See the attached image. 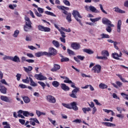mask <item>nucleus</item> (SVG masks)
<instances>
[{"label": "nucleus", "mask_w": 128, "mask_h": 128, "mask_svg": "<svg viewBox=\"0 0 128 128\" xmlns=\"http://www.w3.org/2000/svg\"><path fill=\"white\" fill-rule=\"evenodd\" d=\"M0 84H6V86H8V82H6V80L4 79H2L0 80Z\"/></svg>", "instance_id": "nucleus-56"}, {"label": "nucleus", "mask_w": 128, "mask_h": 128, "mask_svg": "<svg viewBox=\"0 0 128 128\" xmlns=\"http://www.w3.org/2000/svg\"><path fill=\"white\" fill-rule=\"evenodd\" d=\"M99 88L102 90H104V88H108V85L104 83H101L99 84Z\"/></svg>", "instance_id": "nucleus-31"}, {"label": "nucleus", "mask_w": 128, "mask_h": 128, "mask_svg": "<svg viewBox=\"0 0 128 128\" xmlns=\"http://www.w3.org/2000/svg\"><path fill=\"white\" fill-rule=\"evenodd\" d=\"M36 124H40V122H38V118H30V124H32V126H36Z\"/></svg>", "instance_id": "nucleus-14"}, {"label": "nucleus", "mask_w": 128, "mask_h": 128, "mask_svg": "<svg viewBox=\"0 0 128 128\" xmlns=\"http://www.w3.org/2000/svg\"><path fill=\"white\" fill-rule=\"evenodd\" d=\"M122 52H120V54L116 53V52H114L112 54V57L113 58L114 60H123L122 59L120 58H122Z\"/></svg>", "instance_id": "nucleus-3"}, {"label": "nucleus", "mask_w": 128, "mask_h": 128, "mask_svg": "<svg viewBox=\"0 0 128 128\" xmlns=\"http://www.w3.org/2000/svg\"><path fill=\"white\" fill-rule=\"evenodd\" d=\"M63 2L66 4V6H70V3L68 0H64Z\"/></svg>", "instance_id": "nucleus-54"}, {"label": "nucleus", "mask_w": 128, "mask_h": 128, "mask_svg": "<svg viewBox=\"0 0 128 128\" xmlns=\"http://www.w3.org/2000/svg\"><path fill=\"white\" fill-rule=\"evenodd\" d=\"M38 30H40V32H50V28L48 27H44L42 25H39L38 26Z\"/></svg>", "instance_id": "nucleus-4"}, {"label": "nucleus", "mask_w": 128, "mask_h": 128, "mask_svg": "<svg viewBox=\"0 0 128 128\" xmlns=\"http://www.w3.org/2000/svg\"><path fill=\"white\" fill-rule=\"evenodd\" d=\"M70 96L71 98H78V96H76V94L75 93H74V92H72L71 94H70Z\"/></svg>", "instance_id": "nucleus-57"}, {"label": "nucleus", "mask_w": 128, "mask_h": 128, "mask_svg": "<svg viewBox=\"0 0 128 128\" xmlns=\"http://www.w3.org/2000/svg\"><path fill=\"white\" fill-rule=\"evenodd\" d=\"M102 66L98 64L94 66L92 68V70L94 74H100Z\"/></svg>", "instance_id": "nucleus-5"}, {"label": "nucleus", "mask_w": 128, "mask_h": 128, "mask_svg": "<svg viewBox=\"0 0 128 128\" xmlns=\"http://www.w3.org/2000/svg\"><path fill=\"white\" fill-rule=\"evenodd\" d=\"M59 10H62V12L64 14H66L68 15V12L66 10H70V8L68 7H66L64 6H57Z\"/></svg>", "instance_id": "nucleus-7"}, {"label": "nucleus", "mask_w": 128, "mask_h": 128, "mask_svg": "<svg viewBox=\"0 0 128 128\" xmlns=\"http://www.w3.org/2000/svg\"><path fill=\"white\" fill-rule=\"evenodd\" d=\"M116 84L112 83V86H113L114 88H122V84L120 82L116 81Z\"/></svg>", "instance_id": "nucleus-11"}, {"label": "nucleus", "mask_w": 128, "mask_h": 128, "mask_svg": "<svg viewBox=\"0 0 128 128\" xmlns=\"http://www.w3.org/2000/svg\"><path fill=\"white\" fill-rule=\"evenodd\" d=\"M96 58H97L98 60H108V57L106 56H97L96 57Z\"/></svg>", "instance_id": "nucleus-53"}, {"label": "nucleus", "mask_w": 128, "mask_h": 128, "mask_svg": "<svg viewBox=\"0 0 128 128\" xmlns=\"http://www.w3.org/2000/svg\"><path fill=\"white\" fill-rule=\"evenodd\" d=\"M78 92H80V88H75V89H74V90H72V92H73V93L76 94V93Z\"/></svg>", "instance_id": "nucleus-55"}, {"label": "nucleus", "mask_w": 128, "mask_h": 128, "mask_svg": "<svg viewBox=\"0 0 128 128\" xmlns=\"http://www.w3.org/2000/svg\"><path fill=\"white\" fill-rule=\"evenodd\" d=\"M64 82L66 84H70V82H72V81L70 80V78H68L66 77L65 78V80H64Z\"/></svg>", "instance_id": "nucleus-51"}, {"label": "nucleus", "mask_w": 128, "mask_h": 128, "mask_svg": "<svg viewBox=\"0 0 128 128\" xmlns=\"http://www.w3.org/2000/svg\"><path fill=\"white\" fill-rule=\"evenodd\" d=\"M28 48H29V50H36V48L34 46H28Z\"/></svg>", "instance_id": "nucleus-59"}, {"label": "nucleus", "mask_w": 128, "mask_h": 128, "mask_svg": "<svg viewBox=\"0 0 128 128\" xmlns=\"http://www.w3.org/2000/svg\"><path fill=\"white\" fill-rule=\"evenodd\" d=\"M122 30V20H118L117 23V32H120Z\"/></svg>", "instance_id": "nucleus-17"}, {"label": "nucleus", "mask_w": 128, "mask_h": 128, "mask_svg": "<svg viewBox=\"0 0 128 128\" xmlns=\"http://www.w3.org/2000/svg\"><path fill=\"white\" fill-rule=\"evenodd\" d=\"M101 54L102 56H109L110 54L108 50H104L101 52Z\"/></svg>", "instance_id": "nucleus-27"}, {"label": "nucleus", "mask_w": 128, "mask_h": 128, "mask_svg": "<svg viewBox=\"0 0 128 128\" xmlns=\"http://www.w3.org/2000/svg\"><path fill=\"white\" fill-rule=\"evenodd\" d=\"M2 125L4 126V128H10V126L6 122H3Z\"/></svg>", "instance_id": "nucleus-44"}, {"label": "nucleus", "mask_w": 128, "mask_h": 128, "mask_svg": "<svg viewBox=\"0 0 128 128\" xmlns=\"http://www.w3.org/2000/svg\"><path fill=\"white\" fill-rule=\"evenodd\" d=\"M89 8H90V10L92 12H96V13L100 12L98 10H96V8H94V6H89Z\"/></svg>", "instance_id": "nucleus-23"}, {"label": "nucleus", "mask_w": 128, "mask_h": 128, "mask_svg": "<svg viewBox=\"0 0 128 128\" xmlns=\"http://www.w3.org/2000/svg\"><path fill=\"white\" fill-rule=\"evenodd\" d=\"M6 90H8V89L4 86H2V84L0 82V92H2V94H6Z\"/></svg>", "instance_id": "nucleus-13"}, {"label": "nucleus", "mask_w": 128, "mask_h": 128, "mask_svg": "<svg viewBox=\"0 0 128 128\" xmlns=\"http://www.w3.org/2000/svg\"><path fill=\"white\" fill-rule=\"evenodd\" d=\"M82 110L84 114H86V112H90L92 109L90 108H82Z\"/></svg>", "instance_id": "nucleus-36"}, {"label": "nucleus", "mask_w": 128, "mask_h": 128, "mask_svg": "<svg viewBox=\"0 0 128 128\" xmlns=\"http://www.w3.org/2000/svg\"><path fill=\"white\" fill-rule=\"evenodd\" d=\"M32 27H29L28 26L26 25H24V32H28L30 28H32Z\"/></svg>", "instance_id": "nucleus-48"}, {"label": "nucleus", "mask_w": 128, "mask_h": 128, "mask_svg": "<svg viewBox=\"0 0 128 128\" xmlns=\"http://www.w3.org/2000/svg\"><path fill=\"white\" fill-rule=\"evenodd\" d=\"M49 56H56V50L54 48H50L48 50Z\"/></svg>", "instance_id": "nucleus-12"}, {"label": "nucleus", "mask_w": 128, "mask_h": 128, "mask_svg": "<svg viewBox=\"0 0 128 128\" xmlns=\"http://www.w3.org/2000/svg\"><path fill=\"white\" fill-rule=\"evenodd\" d=\"M24 20L26 22L25 26H28L29 28H32V21H30V18L28 16H25Z\"/></svg>", "instance_id": "nucleus-10"}, {"label": "nucleus", "mask_w": 128, "mask_h": 128, "mask_svg": "<svg viewBox=\"0 0 128 128\" xmlns=\"http://www.w3.org/2000/svg\"><path fill=\"white\" fill-rule=\"evenodd\" d=\"M36 114L38 116V118H40V116H46V112H40L38 110H36Z\"/></svg>", "instance_id": "nucleus-30"}, {"label": "nucleus", "mask_w": 128, "mask_h": 128, "mask_svg": "<svg viewBox=\"0 0 128 128\" xmlns=\"http://www.w3.org/2000/svg\"><path fill=\"white\" fill-rule=\"evenodd\" d=\"M110 27H111L110 26L106 28V32H109V33L112 32V28Z\"/></svg>", "instance_id": "nucleus-58"}, {"label": "nucleus", "mask_w": 128, "mask_h": 128, "mask_svg": "<svg viewBox=\"0 0 128 128\" xmlns=\"http://www.w3.org/2000/svg\"><path fill=\"white\" fill-rule=\"evenodd\" d=\"M38 14H44V9L38 7Z\"/></svg>", "instance_id": "nucleus-46"}, {"label": "nucleus", "mask_w": 128, "mask_h": 128, "mask_svg": "<svg viewBox=\"0 0 128 128\" xmlns=\"http://www.w3.org/2000/svg\"><path fill=\"white\" fill-rule=\"evenodd\" d=\"M59 32H60V34H61V36H62V38H66V34L64 33V32L63 31H62V30H60V31Z\"/></svg>", "instance_id": "nucleus-61"}, {"label": "nucleus", "mask_w": 128, "mask_h": 128, "mask_svg": "<svg viewBox=\"0 0 128 128\" xmlns=\"http://www.w3.org/2000/svg\"><path fill=\"white\" fill-rule=\"evenodd\" d=\"M30 86H34V88L36 86H38V84L36 83L34 80H32V78L31 77H30Z\"/></svg>", "instance_id": "nucleus-25"}, {"label": "nucleus", "mask_w": 128, "mask_h": 128, "mask_svg": "<svg viewBox=\"0 0 128 128\" xmlns=\"http://www.w3.org/2000/svg\"><path fill=\"white\" fill-rule=\"evenodd\" d=\"M70 106H71V108L72 110H78V108L76 106V102H71Z\"/></svg>", "instance_id": "nucleus-22"}, {"label": "nucleus", "mask_w": 128, "mask_h": 128, "mask_svg": "<svg viewBox=\"0 0 128 128\" xmlns=\"http://www.w3.org/2000/svg\"><path fill=\"white\" fill-rule=\"evenodd\" d=\"M60 58H62L60 59L61 62H70V58H68L66 57H64L60 54Z\"/></svg>", "instance_id": "nucleus-20"}, {"label": "nucleus", "mask_w": 128, "mask_h": 128, "mask_svg": "<svg viewBox=\"0 0 128 128\" xmlns=\"http://www.w3.org/2000/svg\"><path fill=\"white\" fill-rule=\"evenodd\" d=\"M20 34V30H16L14 32V34H12V36L14 38H17Z\"/></svg>", "instance_id": "nucleus-40"}, {"label": "nucleus", "mask_w": 128, "mask_h": 128, "mask_svg": "<svg viewBox=\"0 0 128 128\" xmlns=\"http://www.w3.org/2000/svg\"><path fill=\"white\" fill-rule=\"evenodd\" d=\"M21 76H22V74H18L16 76L17 80H20Z\"/></svg>", "instance_id": "nucleus-63"}, {"label": "nucleus", "mask_w": 128, "mask_h": 128, "mask_svg": "<svg viewBox=\"0 0 128 128\" xmlns=\"http://www.w3.org/2000/svg\"><path fill=\"white\" fill-rule=\"evenodd\" d=\"M61 88H62V90H64L65 92H68L70 90V87L66 86V85L64 84H61Z\"/></svg>", "instance_id": "nucleus-21"}, {"label": "nucleus", "mask_w": 128, "mask_h": 128, "mask_svg": "<svg viewBox=\"0 0 128 128\" xmlns=\"http://www.w3.org/2000/svg\"><path fill=\"white\" fill-rule=\"evenodd\" d=\"M38 84L42 86L43 88H44V86H46V84L42 82H38Z\"/></svg>", "instance_id": "nucleus-62"}, {"label": "nucleus", "mask_w": 128, "mask_h": 128, "mask_svg": "<svg viewBox=\"0 0 128 128\" xmlns=\"http://www.w3.org/2000/svg\"><path fill=\"white\" fill-rule=\"evenodd\" d=\"M52 85L54 88H58L60 86V82H58L57 81H54L52 82Z\"/></svg>", "instance_id": "nucleus-37"}, {"label": "nucleus", "mask_w": 128, "mask_h": 128, "mask_svg": "<svg viewBox=\"0 0 128 128\" xmlns=\"http://www.w3.org/2000/svg\"><path fill=\"white\" fill-rule=\"evenodd\" d=\"M26 56H28V58H34V54H32L27 53Z\"/></svg>", "instance_id": "nucleus-60"}, {"label": "nucleus", "mask_w": 128, "mask_h": 128, "mask_svg": "<svg viewBox=\"0 0 128 128\" xmlns=\"http://www.w3.org/2000/svg\"><path fill=\"white\" fill-rule=\"evenodd\" d=\"M18 114H22L24 116H28V111H23L22 110H20Z\"/></svg>", "instance_id": "nucleus-28"}, {"label": "nucleus", "mask_w": 128, "mask_h": 128, "mask_svg": "<svg viewBox=\"0 0 128 128\" xmlns=\"http://www.w3.org/2000/svg\"><path fill=\"white\" fill-rule=\"evenodd\" d=\"M52 44L54 46H56V48H60V42H58V41L53 40L52 42Z\"/></svg>", "instance_id": "nucleus-32"}, {"label": "nucleus", "mask_w": 128, "mask_h": 128, "mask_svg": "<svg viewBox=\"0 0 128 128\" xmlns=\"http://www.w3.org/2000/svg\"><path fill=\"white\" fill-rule=\"evenodd\" d=\"M35 78H36V80H46V77L40 74H36Z\"/></svg>", "instance_id": "nucleus-15"}, {"label": "nucleus", "mask_w": 128, "mask_h": 128, "mask_svg": "<svg viewBox=\"0 0 128 128\" xmlns=\"http://www.w3.org/2000/svg\"><path fill=\"white\" fill-rule=\"evenodd\" d=\"M1 56H4V57L2 58L3 60H11L12 56L4 55H4H1Z\"/></svg>", "instance_id": "nucleus-34"}, {"label": "nucleus", "mask_w": 128, "mask_h": 128, "mask_svg": "<svg viewBox=\"0 0 128 128\" xmlns=\"http://www.w3.org/2000/svg\"><path fill=\"white\" fill-rule=\"evenodd\" d=\"M102 22L104 24H106L107 26H110L114 27V25L112 24V22L106 18H103L102 19Z\"/></svg>", "instance_id": "nucleus-6"}, {"label": "nucleus", "mask_w": 128, "mask_h": 128, "mask_svg": "<svg viewBox=\"0 0 128 128\" xmlns=\"http://www.w3.org/2000/svg\"><path fill=\"white\" fill-rule=\"evenodd\" d=\"M67 52L68 54H70V56H74V54H76L74 52L70 49L67 50Z\"/></svg>", "instance_id": "nucleus-45"}, {"label": "nucleus", "mask_w": 128, "mask_h": 128, "mask_svg": "<svg viewBox=\"0 0 128 128\" xmlns=\"http://www.w3.org/2000/svg\"><path fill=\"white\" fill-rule=\"evenodd\" d=\"M60 69V66L58 64H54V67L52 68L50 70L51 72H56Z\"/></svg>", "instance_id": "nucleus-16"}, {"label": "nucleus", "mask_w": 128, "mask_h": 128, "mask_svg": "<svg viewBox=\"0 0 128 128\" xmlns=\"http://www.w3.org/2000/svg\"><path fill=\"white\" fill-rule=\"evenodd\" d=\"M100 38H98V40H103L104 38H110V35L107 34H104V33L101 34H100Z\"/></svg>", "instance_id": "nucleus-19"}, {"label": "nucleus", "mask_w": 128, "mask_h": 128, "mask_svg": "<svg viewBox=\"0 0 128 128\" xmlns=\"http://www.w3.org/2000/svg\"><path fill=\"white\" fill-rule=\"evenodd\" d=\"M46 100L48 102H50V104H56V100L54 96L52 95H48L46 96Z\"/></svg>", "instance_id": "nucleus-2"}, {"label": "nucleus", "mask_w": 128, "mask_h": 128, "mask_svg": "<svg viewBox=\"0 0 128 128\" xmlns=\"http://www.w3.org/2000/svg\"><path fill=\"white\" fill-rule=\"evenodd\" d=\"M34 14L36 16H38V18H42V14L38 13V12L36 9L34 8Z\"/></svg>", "instance_id": "nucleus-38"}, {"label": "nucleus", "mask_w": 128, "mask_h": 128, "mask_svg": "<svg viewBox=\"0 0 128 128\" xmlns=\"http://www.w3.org/2000/svg\"><path fill=\"white\" fill-rule=\"evenodd\" d=\"M71 46L73 50H78L80 48V44L78 43L73 42L71 44Z\"/></svg>", "instance_id": "nucleus-9"}, {"label": "nucleus", "mask_w": 128, "mask_h": 128, "mask_svg": "<svg viewBox=\"0 0 128 128\" xmlns=\"http://www.w3.org/2000/svg\"><path fill=\"white\" fill-rule=\"evenodd\" d=\"M1 100L6 102H12V99L8 98V97L4 96H1L0 97Z\"/></svg>", "instance_id": "nucleus-8"}, {"label": "nucleus", "mask_w": 128, "mask_h": 128, "mask_svg": "<svg viewBox=\"0 0 128 128\" xmlns=\"http://www.w3.org/2000/svg\"><path fill=\"white\" fill-rule=\"evenodd\" d=\"M36 56V58H40V56H42V52H39L35 54Z\"/></svg>", "instance_id": "nucleus-50"}, {"label": "nucleus", "mask_w": 128, "mask_h": 128, "mask_svg": "<svg viewBox=\"0 0 128 128\" xmlns=\"http://www.w3.org/2000/svg\"><path fill=\"white\" fill-rule=\"evenodd\" d=\"M99 6H100V9L101 10L102 12H104V14H108V12H106V10H104V7L102 6V4H100Z\"/></svg>", "instance_id": "nucleus-47"}, {"label": "nucleus", "mask_w": 128, "mask_h": 128, "mask_svg": "<svg viewBox=\"0 0 128 128\" xmlns=\"http://www.w3.org/2000/svg\"><path fill=\"white\" fill-rule=\"evenodd\" d=\"M103 124H104L105 126H110V122H102V123Z\"/></svg>", "instance_id": "nucleus-64"}, {"label": "nucleus", "mask_w": 128, "mask_h": 128, "mask_svg": "<svg viewBox=\"0 0 128 128\" xmlns=\"http://www.w3.org/2000/svg\"><path fill=\"white\" fill-rule=\"evenodd\" d=\"M11 60L14 62H20V57L16 56H14V57L11 56Z\"/></svg>", "instance_id": "nucleus-18"}, {"label": "nucleus", "mask_w": 128, "mask_h": 128, "mask_svg": "<svg viewBox=\"0 0 128 128\" xmlns=\"http://www.w3.org/2000/svg\"><path fill=\"white\" fill-rule=\"evenodd\" d=\"M62 105L64 108H69V110H72V106L70 104H66L62 103Z\"/></svg>", "instance_id": "nucleus-42"}, {"label": "nucleus", "mask_w": 128, "mask_h": 128, "mask_svg": "<svg viewBox=\"0 0 128 128\" xmlns=\"http://www.w3.org/2000/svg\"><path fill=\"white\" fill-rule=\"evenodd\" d=\"M66 20L69 22H72V14L68 13V14H67V16L66 17Z\"/></svg>", "instance_id": "nucleus-35"}, {"label": "nucleus", "mask_w": 128, "mask_h": 128, "mask_svg": "<svg viewBox=\"0 0 128 128\" xmlns=\"http://www.w3.org/2000/svg\"><path fill=\"white\" fill-rule=\"evenodd\" d=\"M44 14H48V16H56V14H54V13L50 11H46L44 12Z\"/></svg>", "instance_id": "nucleus-41"}, {"label": "nucleus", "mask_w": 128, "mask_h": 128, "mask_svg": "<svg viewBox=\"0 0 128 128\" xmlns=\"http://www.w3.org/2000/svg\"><path fill=\"white\" fill-rule=\"evenodd\" d=\"M73 16H74V18L78 22H79L80 26H82V20L80 18H82V17L80 14V12L78 10H73V12L72 13Z\"/></svg>", "instance_id": "nucleus-1"}, {"label": "nucleus", "mask_w": 128, "mask_h": 128, "mask_svg": "<svg viewBox=\"0 0 128 128\" xmlns=\"http://www.w3.org/2000/svg\"><path fill=\"white\" fill-rule=\"evenodd\" d=\"M82 52H86V54H94V51H92L90 49H83Z\"/></svg>", "instance_id": "nucleus-24"}, {"label": "nucleus", "mask_w": 128, "mask_h": 128, "mask_svg": "<svg viewBox=\"0 0 128 128\" xmlns=\"http://www.w3.org/2000/svg\"><path fill=\"white\" fill-rule=\"evenodd\" d=\"M22 98L25 104H28V102H30V99L28 96H24Z\"/></svg>", "instance_id": "nucleus-33"}, {"label": "nucleus", "mask_w": 128, "mask_h": 128, "mask_svg": "<svg viewBox=\"0 0 128 128\" xmlns=\"http://www.w3.org/2000/svg\"><path fill=\"white\" fill-rule=\"evenodd\" d=\"M116 12H118L119 14H124L126 12L124 10L120 9L118 7H116L114 8Z\"/></svg>", "instance_id": "nucleus-26"}, {"label": "nucleus", "mask_w": 128, "mask_h": 128, "mask_svg": "<svg viewBox=\"0 0 128 128\" xmlns=\"http://www.w3.org/2000/svg\"><path fill=\"white\" fill-rule=\"evenodd\" d=\"M22 81L24 83V84H30V77H26V79H23Z\"/></svg>", "instance_id": "nucleus-43"}, {"label": "nucleus", "mask_w": 128, "mask_h": 128, "mask_svg": "<svg viewBox=\"0 0 128 128\" xmlns=\"http://www.w3.org/2000/svg\"><path fill=\"white\" fill-rule=\"evenodd\" d=\"M24 70L26 72H32V66H28V68L24 67Z\"/></svg>", "instance_id": "nucleus-29"}, {"label": "nucleus", "mask_w": 128, "mask_h": 128, "mask_svg": "<svg viewBox=\"0 0 128 128\" xmlns=\"http://www.w3.org/2000/svg\"><path fill=\"white\" fill-rule=\"evenodd\" d=\"M60 28L61 30H62L66 32H72V30H70V28H68V29H66L63 27H61Z\"/></svg>", "instance_id": "nucleus-52"}, {"label": "nucleus", "mask_w": 128, "mask_h": 128, "mask_svg": "<svg viewBox=\"0 0 128 128\" xmlns=\"http://www.w3.org/2000/svg\"><path fill=\"white\" fill-rule=\"evenodd\" d=\"M116 76H118L120 78V80H121L123 82H128V81L126 80V79L124 78H122V75L120 74H116Z\"/></svg>", "instance_id": "nucleus-39"}, {"label": "nucleus", "mask_w": 128, "mask_h": 128, "mask_svg": "<svg viewBox=\"0 0 128 128\" xmlns=\"http://www.w3.org/2000/svg\"><path fill=\"white\" fill-rule=\"evenodd\" d=\"M100 20V18H90V20L92 22H98V20Z\"/></svg>", "instance_id": "nucleus-49"}]
</instances>
